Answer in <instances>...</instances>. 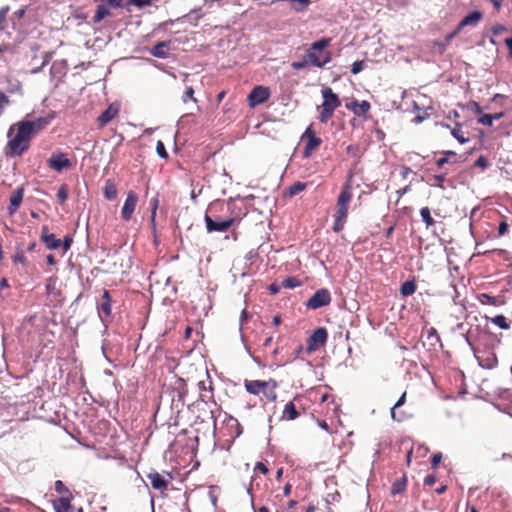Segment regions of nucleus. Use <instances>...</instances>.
I'll return each instance as SVG.
<instances>
[{
    "instance_id": "nucleus-44",
    "label": "nucleus",
    "mask_w": 512,
    "mask_h": 512,
    "mask_svg": "<svg viewBox=\"0 0 512 512\" xmlns=\"http://www.w3.org/2000/svg\"><path fill=\"white\" fill-rule=\"evenodd\" d=\"M72 243H73V238L70 235H66L64 237L63 241H61V246L63 248V251L67 252L71 248Z\"/></svg>"
},
{
    "instance_id": "nucleus-14",
    "label": "nucleus",
    "mask_w": 512,
    "mask_h": 512,
    "mask_svg": "<svg viewBox=\"0 0 512 512\" xmlns=\"http://www.w3.org/2000/svg\"><path fill=\"white\" fill-rule=\"evenodd\" d=\"M24 196V188L19 187L15 191L12 192L10 196V204L8 206V214L9 216H13L18 210L19 206L23 201Z\"/></svg>"
},
{
    "instance_id": "nucleus-36",
    "label": "nucleus",
    "mask_w": 512,
    "mask_h": 512,
    "mask_svg": "<svg viewBox=\"0 0 512 512\" xmlns=\"http://www.w3.org/2000/svg\"><path fill=\"white\" fill-rule=\"evenodd\" d=\"M491 321L501 329L507 330L510 328L509 324L506 321V318L503 315H497L494 318H492Z\"/></svg>"
},
{
    "instance_id": "nucleus-34",
    "label": "nucleus",
    "mask_w": 512,
    "mask_h": 512,
    "mask_svg": "<svg viewBox=\"0 0 512 512\" xmlns=\"http://www.w3.org/2000/svg\"><path fill=\"white\" fill-rule=\"evenodd\" d=\"M319 121L321 123H327L334 115V111L328 108L320 107Z\"/></svg>"
},
{
    "instance_id": "nucleus-1",
    "label": "nucleus",
    "mask_w": 512,
    "mask_h": 512,
    "mask_svg": "<svg viewBox=\"0 0 512 512\" xmlns=\"http://www.w3.org/2000/svg\"><path fill=\"white\" fill-rule=\"evenodd\" d=\"M54 114L37 117L33 120H21L13 123L7 132L8 141L4 148L7 157H21L31 145L32 139L43 131L54 119Z\"/></svg>"
},
{
    "instance_id": "nucleus-31",
    "label": "nucleus",
    "mask_w": 512,
    "mask_h": 512,
    "mask_svg": "<svg viewBox=\"0 0 512 512\" xmlns=\"http://www.w3.org/2000/svg\"><path fill=\"white\" fill-rule=\"evenodd\" d=\"M420 215L422 220L425 222L427 228H430L435 225V220L431 216L429 207L421 208Z\"/></svg>"
},
{
    "instance_id": "nucleus-11",
    "label": "nucleus",
    "mask_w": 512,
    "mask_h": 512,
    "mask_svg": "<svg viewBox=\"0 0 512 512\" xmlns=\"http://www.w3.org/2000/svg\"><path fill=\"white\" fill-rule=\"evenodd\" d=\"M235 222V218L230 217L225 220H214L209 215H205L206 229L208 232H226Z\"/></svg>"
},
{
    "instance_id": "nucleus-35",
    "label": "nucleus",
    "mask_w": 512,
    "mask_h": 512,
    "mask_svg": "<svg viewBox=\"0 0 512 512\" xmlns=\"http://www.w3.org/2000/svg\"><path fill=\"white\" fill-rule=\"evenodd\" d=\"M55 491L62 496H72L70 490L65 486L61 480L55 481Z\"/></svg>"
},
{
    "instance_id": "nucleus-3",
    "label": "nucleus",
    "mask_w": 512,
    "mask_h": 512,
    "mask_svg": "<svg viewBox=\"0 0 512 512\" xmlns=\"http://www.w3.org/2000/svg\"><path fill=\"white\" fill-rule=\"evenodd\" d=\"M331 38L324 37L318 41L313 42L306 50V58L309 60L311 66L323 68L326 64L331 62L332 53L326 48L330 45Z\"/></svg>"
},
{
    "instance_id": "nucleus-13",
    "label": "nucleus",
    "mask_w": 512,
    "mask_h": 512,
    "mask_svg": "<svg viewBox=\"0 0 512 512\" xmlns=\"http://www.w3.org/2000/svg\"><path fill=\"white\" fill-rule=\"evenodd\" d=\"M120 111V105L118 103L110 104L106 110H104L97 118L98 126L103 128L110 121H112Z\"/></svg>"
},
{
    "instance_id": "nucleus-38",
    "label": "nucleus",
    "mask_w": 512,
    "mask_h": 512,
    "mask_svg": "<svg viewBox=\"0 0 512 512\" xmlns=\"http://www.w3.org/2000/svg\"><path fill=\"white\" fill-rule=\"evenodd\" d=\"M182 100L184 103H187L189 100H192L194 102H197L196 98L194 97V89L193 87L189 86L186 88Z\"/></svg>"
},
{
    "instance_id": "nucleus-61",
    "label": "nucleus",
    "mask_w": 512,
    "mask_h": 512,
    "mask_svg": "<svg viewBox=\"0 0 512 512\" xmlns=\"http://www.w3.org/2000/svg\"><path fill=\"white\" fill-rule=\"evenodd\" d=\"M504 42L508 48L509 56L512 58V37L506 38Z\"/></svg>"
},
{
    "instance_id": "nucleus-48",
    "label": "nucleus",
    "mask_w": 512,
    "mask_h": 512,
    "mask_svg": "<svg viewBox=\"0 0 512 512\" xmlns=\"http://www.w3.org/2000/svg\"><path fill=\"white\" fill-rule=\"evenodd\" d=\"M363 67H364V61H355L352 64L351 72L353 74H358L359 72H361L363 70Z\"/></svg>"
},
{
    "instance_id": "nucleus-15",
    "label": "nucleus",
    "mask_w": 512,
    "mask_h": 512,
    "mask_svg": "<svg viewBox=\"0 0 512 512\" xmlns=\"http://www.w3.org/2000/svg\"><path fill=\"white\" fill-rule=\"evenodd\" d=\"M346 108L351 110L357 116H364L370 110L371 105L366 100L359 102L354 99L350 103L346 104Z\"/></svg>"
},
{
    "instance_id": "nucleus-56",
    "label": "nucleus",
    "mask_w": 512,
    "mask_h": 512,
    "mask_svg": "<svg viewBox=\"0 0 512 512\" xmlns=\"http://www.w3.org/2000/svg\"><path fill=\"white\" fill-rule=\"evenodd\" d=\"M447 44L443 42H434V48L437 49V51L442 54L446 51Z\"/></svg>"
},
{
    "instance_id": "nucleus-46",
    "label": "nucleus",
    "mask_w": 512,
    "mask_h": 512,
    "mask_svg": "<svg viewBox=\"0 0 512 512\" xmlns=\"http://www.w3.org/2000/svg\"><path fill=\"white\" fill-rule=\"evenodd\" d=\"M443 154L445 155V157L439 158L436 161V165L438 166V168H441V167L444 166V164L448 163L447 156L448 155H455V152H453V151H444Z\"/></svg>"
},
{
    "instance_id": "nucleus-64",
    "label": "nucleus",
    "mask_w": 512,
    "mask_h": 512,
    "mask_svg": "<svg viewBox=\"0 0 512 512\" xmlns=\"http://www.w3.org/2000/svg\"><path fill=\"white\" fill-rule=\"evenodd\" d=\"M46 261H47V264H49V265L56 264V259H55L54 255H52V254L47 255Z\"/></svg>"
},
{
    "instance_id": "nucleus-42",
    "label": "nucleus",
    "mask_w": 512,
    "mask_h": 512,
    "mask_svg": "<svg viewBox=\"0 0 512 512\" xmlns=\"http://www.w3.org/2000/svg\"><path fill=\"white\" fill-rule=\"evenodd\" d=\"M478 123L485 125V126H491L493 123V116L492 114H483L478 119Z\"/></svg>"
},
{
    "instance_id": "nucleus-20",
    "label": "nucleus",
    "mask_w": 512,
    "mask_h": 512,
    "mask_svg": "<svg viewBox=\"0 0 512 512\" xmlns=\"http://www.w3.org/2000/svg\"><path fill=\"white\" fill-rule=\"evenodd\" d=\"M104 198L113 201L117 198V186L112 179H107L103 188Z\"/></svg>"
},
{
    "instance_id": "nucleus-17",
    "label": "nucleus",
    "mask_w": 512,
    "mask_h": 512,
    "mask_svg": "<svg viewBox=\"0 0 512 512\" xmlns=\"http://www.w3.org/2000/svg\"><path fill=\"white\" fill-rule=\"evenodd\" d=\"M483 15L480 11H473L465 16L458 24V30H462L466 26H476L482 19Z\"/></svg>"
},
{
    "instance_id": "nucleus-60",
    "label": "nucleus",
    "mask_w": 512,
    "mask_h": 512,
    "mask_svg": "<svg viewBox=\"0 0 512 512\" xmlns=\"http://www.w3.org/2000/svg\"><path fill=\"white\" fill-rule=\"evenodd\" d=\"M505 30H506V28L503 25L497 24L493 27V34L498 35Z\"/></svg>"
},
{
    "instance_id": "nucleus-37",
    "label": "nucleus",
    "mask_w": 512,
    "mask_h": 512,
    "mask_svg": "<svg viewBox=\"0 0 512 512\" xmlns=\"http://www.w3.org/2000/svg\"><path fill=\"white\" fill-rule=\"evenodd\" d=\"M309 65H311V64H310L309 60L306 58V56L300 61H295V62L291 63V67L294 70H301V69L307 68Z\"/></svg>"
},
{
    "instance_id": "nucleus-40",
    "label": "nucleus",
    "mask_w": 512,
    "mask_h": 512,
    "mask_svg": "<svg viewBox=\"0 0 512 512\" xmlns=\"http://www.w3.org/2000/svg\"><path fill=\"white\" fill-rule=\"evenodd\" d=\"M451 134L462 144L468 141V139L464 137V133L460 128H453L451 130Z\"/></svg>"
},
{
    "instance_id": "nucleus-58",
    "label": "nucleus",
    "mask_w": 512,
    "mask_h": 512,
    "mask_svg": "<svg viewBox=\"0 0 512 512\" xmlns=\"http://www.w3.org/2000/svg\"><path fill=\"white\" fill-rule=\"evenodd\" d=\"M255 470H258V471H260L263 474H267L268 471H269L267 466L264 463H262V462H257L256 463Z\"/></svg>"
},
{
    "instance_id": "nucleus-18",
    "label": "nucleus",
    "mask_w": 512,
    "mask_h": 512,
    "mask_svg": "<svg viewBox=\"0 0 512 512\" xmlns=\"http://www.w3.org/2000/svg\"><path fill=\"white\" fill-rule=\"evenodd\" d=\"M170 41L156 43L150 50V54L157 58H167L169 55Z\"/></svg>"
},
{
    "instance_id": "nucleus-63",
    "label": "nucleus",
    "mask_w": 512,
    "mask_h": 512,
    "mask_svg": "<svg viewBox=\"0 0 512 512\" xmlns=\"http://www.w3.org/2000/svg\"><path fill=\"white\" fill-rule=\"evenodd\" d=\"M445 177H446L445 174L435 175L434 179H435V181H437L438 185L440 187H442V183L445 181Z\"/></svg>"
},
{
    "instance_id": "nucleus-33",
    "label": "nucleus",
    "mask_w": 512,
    "mask_h": 512,
    "mask_svg": "<svg viewBox=\"0 0 512 512\" xmlns=\"http://www.w3.org/2000/svg\"><path fill=\"white\" fill-rule=\"evenodd\" d=\"M12 262L14 264H21L22 266H27V258L22 249L17 248L15 254L12 256Z\"/></svg>"
},
{
    "instance_id": "nucleus-26",
    "label": "nucleus",
    "mask_w": 512,
    "mask_h": 512,
    "mask_svg": "<svg viewBox=\"0 0 512 512\" xmlns=\"http://www.w3.org/2000/svg\"><path fill=\"white\" fill-rule=\"evenodd\" d=\"M417 289L415 280H407L400 287V293L402 296L407 297L415 293Z\"/></svg>"
},
{
    "instance_id": "nucleus-50",
    "label": "nucleus",
    "mask_w": 512,
    "mask_h": 512,
    "mask_svg": "<svg viewBox=\"0 0 512 512\" xmlns=\"http://www.w3.org/2000/svg\"><path fill=\"white\" fill-rule=\"evenodd\" d=\"M508 227L509 226L505 220L501 221L498 226V235L499 236L505 235L508 231Z\"/></svg>"
},
{
    "instance_id": "nucleus-49",
    "label": "nucleus",
    "mask_w": 512,
    "mask_h": 512,
    "mask_svg": "<svg viewBox=\"0 0 512 512\" xmlns=\"http://www.w3.org/2000/svg\"><path fill=\"white\" fill-rule=\"evenodd\" d=\"M294 3H298L300 6H294L295 10L302 11L304 10L310 3V0H291Z\"/></svg>"
},
{
    "instance_id": "nucleus-7",
    "label": "nucleus",
    "mask_w": 512,
    "mask_h": 512,
    "mask_svg": "<svg viewBox=\"0 0 512 512\" xmlns=\"http://www.w3.org/2000/svg\"><path fill=\"white\" fill-rule=\"evenodd\" d=\"M331 302V294L325 289L317 290L306 302V307L308 309L316 310L322 308L324 306L329 305Z\"/></svg>"
},
{
    "instance_id": "nucleus-53",
    "label": "nucleus",
    "mask_w": 512,
    "mask_h": 512,
    "mask_svg": "<svg viewBox=\"0 0 512 512\" xmlns=\"http://www.w3.org/2000/svg\"><path fill=\"white\" fill-rule=\"evenodd\" d=\"M441 460H442V454L440 452L435 453L431 459L432 467L436 468L439 465V463L441 462Z\"/></svg>"
},
{
    "instance_id": "nucleus-43",
    "label": "nucleus",
    "mask_w": 512,
    "mask_h": 512,
    "mask_svg": "<svg viewBox=\"0 0 512 512\" xmlns=\"http://www.w3.org/2000/svg\"><path fill=\"white\" fill-rule=\"evenodd\" d=\"M57 198L61 204L65 203L68 198L67 189L65 186H61L57 192Z\"/></svg>"
},
{
    "instance_id": "nucleus-24",
    "label": "nucleus",
    "mask_w": 512,
    "mask_h": 512,
    "mask_svg": "<svg viewBox=\"0 0 512 512\" xmlns=\"http://www.w3.org/2000/svg\"><path fill=\"white\" fill-rule=\"evenodd\" d=\"M298 416H299V412L297 411L294 403L288 402L284 407L281 418L283 420L291 421V420H295Z\"/></svg>"
},
{
    "instance_id": "nucleus-55",
    "label": "nucleus",
    "mask_w": 512,
    "mask_h": 512,
    "mask_svg": "<svg viewBox=\"0 0 512 512\" xmlns=\"http://www.w3.org/2000/svg\"><path fill=\"white\" fill-rule=\"evenodd\" d=\"M482 297L486 299V302L482 301V303H487L494 306L498 304L496 297L490 296L488 294H483Z\"/></svg>"
},
{
    "instance_id": "nucleus-39",
    "label": "nucleus",
    "mask_w": 512,
    "mask_h": 512,
    "mask_svg": "<svg viewBox=\"0 0 512 512\" xmlns=\"http://www.w3.org/2000/svg\"><path fill=\"white\" fill-rule=\"evenodd\" d=\"M156 151H157V154L159 155V157H161L163 159L168 158V153L166 151L165 145L161 140L157 141Z\"/></svg>"
},
{
    "instance_id": "nucleus-32",
    "label": "nucleus",
    "mask_w": 512,
    "mask_h": 512,
    "mask_svg": "<svg viewBox=\"0 0 512 512\" xmlns=\"http://www.w3.org/2000/svg\"><path fill=\"white\" fill-rule=\"evenodd\" d=\"M301 284V281L297 277L292 276L285 278L281 283V287L286 289H294L301 286Z\"/></svg>"
},
{
    "instance_id": "nucleus-12",
    "label": "nucleus",
    "mask_w": 512,
    "mask_h": 512,
    "mask_svg": "<svg viewBox=\"0 0 512 512\" xmlns=\"http://www.w3.org/2000/svg\"><path fill=\"white\" fill-rule=\"evenodd\" d=\"M321 93L324 99L321 107L335 111L341 105L338 95L335 94L330 87L323 88Z\"/></svg>"
},
{
    "instance_id": "nucleus-22",
    "label": "nucleus",
    "mask_w": 512,
    "mask_h": 512,
    "mask_svg": "<svg viewBox=\"0 0 512 512\" xmlns=\"http://www.w3.org/2000/svg\"><path fill=\"white\" fill-rule=\"evenodd\" d=\"M306 187H307L306 183L295 182L284 190L283 196L284 197L296 196V195L300 194L301 192H303L306 189Z\"/></svg>"
},
{
    "instance_id": "nucleus-10",
    "label": "nucleus",
    "mask_w": 512,
    "mask_h": 512,
    "mask_svg": "<svg viewBox=\"0 0 512 512\" xmlns=\"http://www.w3.org/2000/svg\"><path fill=\"white\" fill-rule=\"evenodd\" d=\"M47 163L51 169L57 172H61L64 169H69L72 167L71 160L67 157V154L62 152L53 153L47 160Z\"/></svg>"
},
{
    "instance_id": "nucleus-25",
    "label": "nucleus",
    "mask_w": 512,
    "mask_h": 512,
    "mask_svg": "<svg viewBox=\"0 0 512 512\" xmlns=\"http://www.w3.org/2000/svg\"><path fill=\"white\" fill-rule=\"evenodd\" d=\"M407 486V477L403 475L401 478L397 479L391 486V494L393 496L400 494L405 491Z\"/></svg>"
},
{
    "instance_id": "nucleus-51",
    "label": "nucleus",
    "mask_w": 512,
    "mask_h": 512,
    "mask_svg": "<svg viewBox=\"0 0 512 512\" xmlns=\"http://www.w3.org/2000/svg\"><path fill=\"white\" fill-rule=\"evenodd\" d=\"M461 30H458V26L456 27V29L454 31H452L451 33L447 34L446 37H445V40H444V43H446L447 45L450 44V42L452 41V39L454 37H456L459 33H460Z\"/></svg>"
},
{
    "instance_id": "nucleus-62",
    "label": "nucleus",
    "mask_w": 512,
    "mask_h": 512,
    "mask_svg": "<svg viewBox=\"0 0 512 512\" xmlns=\"http://www.w3.org/2000/svg\"><path fill=\"white\" fill-rule=\"evenodd\" d=\"M489 361L490 363L486 365L487 368H493L497 365L498 360L494 353H492V358Z\"/></svg>"
},
{
    "instance_id": "nucleus-47",
    "label": "nucleus",
    "mask_w": 512,
    "mask_h": 512,
    "mask_svg": "<svg viewBox=\"0 0 512 512\" xmlns=\"http://www.w3.org/2000/svg\"><path fill=\"white\" fill-rule=\"evenodd\" d=\"M8 8L0 9V32L5 28Z\"/></svg>"
},
{
    "instance_id": "nucleus-45",
    "label": "nucleus",
    "mask_w": 512,
    "mask_h": 512,
    "mask_svg": "<svg viewBox=\"0 0 512 512\" xmlns=\"http://www.w3.org/2000/svg\"><path fill=\"white\" fill-rule=\"evenodd\" d=\"M153 0H128V3L134 5L138 8H142L148 6L152 3Z\"/></svg>"
},
{
    "instance_id": "nucleus-28",
    "label": "nucleus",
    "mask_w": 512,
    "mask_h": 512,
    "mask_svg": "<svg viewBox=\"0 0 512 512\" xmlns=\"http://www.w3.org/2000/svg\"><path fill=\"white\" fill-rule=\"evenodd\" d=\"M110 15V11L108 9V6L107 4H101V5H98L97 6V9H96V12H95V15L93 17V22L94 23H99L101 22L105 17L109 16Z\"/></svg>"
},
{
    "instance_id": "nucleus-59",
    "label": "nucleus",
    "mask_w": 512,
    "mask_h": 512,
    "mask_svg": "<svg viewBox=\"0 0 512 512\" xmlns=\"http://www.w3.org/2000/svg\"><path fill=\"white\" fill-rule=\"evenodd\" d=\"M347 153L352 156H357L358 147L356 145H349L346 149Z\"/></svg>"
},
{
    "instance_id": "nucleus-30",
    "label": "nucleus",
    "mask_w": 512,
    "mask_h": 512,
    "mask_svg": "<svg viewBox=\"0 0 512 512\" xmlns=\"http://www.w3.org/2000/svg\"><path fill=\"white\" fill-rule=\"evenodd\" d=\"M151 205V217H150V223L153 230L156 229V212L159 207V198L158 196H155L150 201Z\"/></svg>"
},
{
    "instance_id": "nucleus-2",
    "label": "nucleus",
    "mask_w": 512,
    "mask_h": 512,
    "mask_svg": "<svg viewBox=\"0 0 512 512\" xmlns=\"http://www.w3.org/2000/svg\"><path fill=\"white\" fill-rule=\"evenodd\" d=\"M352 199V188L347 182L337 198L336 210L334 213V224L332 229L334 232L339 233L344 229L348 217L349 204Z\"/></svg>"
},
{
    "instance_id": "nucleus-9",
    "label": "nucleus",
    "mask_w": 512,
    "mask_h": 512,
    "mask_svg": "<svg viewBox=\"0 0 512 512\" xmlns=\"http://www.w3.org/2000/svg\"><path fill=\"white\" fill-rule=\"evenodd\" d=\"M138 201H139L138 194L135 191L130 190L127 193V197H126L123 207L121 209L122 220L128 222L132 219V216L136 209Z\"/></svg>"
},
{
    "instance_id": "nucleus-57",
    "label": "nucleus",
    "mask_w": 512,
    "mask_h": 512,
    "mask_svg": "<svg viewBox=\"0 0 512 512\" xmlns=\"http://www.w3.org/2000/svg\"><path fill=\"white\" fill-rule=\"evenodd\" d=\"M107 6L119 8L123 5V0H106Z\"/></svg>"
},
{
    "instance_id": "nucleus-16",
    "label": "nucleus",
    "mask_w": 512,
    "mask_h": 512,
    "mask_svg": "<svg viewBox=\"0 0 512 512\" xmlns=\"http://www.w3.org/2000/svg\"><path fill=\"white\" fill-rule=\"evenodd\" d=\"M147 477L150 480L153 489L159 491L167 490L169 482L160 473H149Z\"/></svg>"
},
{
    "instance_id": "nucleus-27",
    "label": "nucleus",
    "mask_w": 512,
    "mask_h": 512,
    "mask_svg": "<svg viewBox=\"0 0 512 512\" xmlns=\"http://www.w3.org/2000/svg\"><path fill=\"white\" fill-rule=\"evenodd\" d=\"M41 241L45 243L46 248L49 250H55L61 246V240L57 239L53 233L49 236L41 237Z\"/></svg>"
},
{
    "instance_id": "nucleus-8",
    "label": "nucleus",
    "mask_w": 512,
    "mask_h": 512,
    "mask_svg": "<svg viewBox=\"0 0 512 512\" xmlns=\"http://www.w3.org/2000/svg\"><path fill=\"white\" fill-rule=\"evenodd\" d=\"M270 97V89L266 86H255L249 93L247 100L251 108L265 103Z\"/></svg>"
},
{
    "instance_id": "nucleus-54",
    "label": "nucleus",
    "mask_w": 512,
    "mask_h": 512,
    "mask_svg": "<svg viewBox=\"0 0 512 512\" xmlns=\"http://www.w3.org/2000/svg\"><path fill=\"white\" fill-rule=\"evenodd\" d=\"M436 482V476L434 474H429L424 479V484L426 486H433Z\"/></svg>"
},
{
    "instance_id": "nucleus-5",
    "label": "nucleus",
    "mask_w": 512,
    "mask_h": 512,
    "mask_svg": "<svg viewBox=\"0 0 512 512\" xmlns=\"http://www.w3.org/2000/svg\"><path fill=\"white\" fill-rule=\"evenodd\" d=\"M328 339V332L325 328L319 327L307 339V353L310 354L324 346Z\"/></svg>"
},
{
    "instance_id": "nucleus-52",
    "label": "nucleus",
    "mask_w": 512,
    "mask_h": 512,
    "mask_svg": "<svg viewBox=\"0 0 512 512\" xmlns=\"http://www.w3.org/2000/svg\"><path fill=\"white\" fill-rule=\"evenodd\" d=\"M475 166L477 167H481L482 169H485L487 168L488 166V161L487 159L484 157V156H480L476 161H475Z\"/></svg>"
},
{
    "instance_id": "nucleus-29",
    "label": "nucleus",
    "mask_w": 512,
    "mask_h": 512,
    "mask_svg": "<svg viewBox=\"0 0 512 512\" xmlns=\"http://www.w3.org/2000/svg\"><path fill=\"white\" fill-rule=\"evenodd\" d=\"M218 492H219V488L216 486H210L207 491L206 498L210 502L213 509H216V507H217Z\"/></svg>"
},
{
    "instance_id": "nucleus-4",
    "label": "nucleus",
    "mask_w": 512,
    "mask_h": 512,
    "mask_svg": "<svg viewBox=\"0 0 512 512\" xmlns=\"http://www.w3.org/2000/svg\"><path fill=\"white\" fill-rule=\"evenodd\" d=\"M276 381L270 379L269 381H261V380H245L244 387L246 391L253 395H258L259 393H264L271 400L276 399V393L274 389L276 388Z\"/></svg>"
},
{
    "instance_id": "nucleus-41",
    "label": "nucleus",
    "mask_w": 512,
    "mask_h": 512,
    "mask_svg": "<svg viewBox=\"0 0 512 512\" xmlns=\"http://www.w3.org/2000/svg\"><path fill=\"white\" fill-rule=\"evenodd\" d=\"M10 104L9 98L5 95L4 92L0 90V116L4 112L6 106Z\"/></svg>"
},
{
    "instance_id": "nucleus-21",
    "label": "nucleus",
    "mask_w": 512,
    "mask_h": 512,
    "mask_svg": "<svg viewBox=\"0 0 512 512\" xmlns=\"http://www.w3.org/2000/svg\"><path fill=\"white\" fill-rule=\"evenodd\" d=\"M406 402V392H404L400 398L397 400V402L394 404V406L391 408V418L393 421L401 422L405 419V415L403 413H400L399 415L396 413V410L403 406Z\"/></svg>"
},
{
    "instance_id": "nucleus-19",
    "label": "nucleus",
    "mask_w": 512,
    "mask_h": 512,
    "mask_svg": "<svg viewBox=\"0 0 512 512\" xmlns=\"http://www.w3.org/2000/svg\"><path fill=\"white\" fill-rule=\"evenodd\" d=\"M72 499H73V496H61L57 500H54L53 507L55 509V512H71L72 511V505H71Z\"/></svg>"
},
{
    "instance_id": "nucleus-6",
    "label": "nucleus",
    "mask_w": 512,
    "mask_h": 512,
    "mask_svg": "<svg viewBox=\"0 0 512 512\" xmlns=\"http://www.w3.org/2000/svg\"><path fill=\"white\" fill-rule=\"evenodd\" d=\"M303 138L307 141L305 143L302 155L304 158H309L316 151L322 143L321 138L317 137L312 126H308L303 134Z\"/></svg>"
},
{
    "instance_id": "nucleus-23",
    "label": "nucleus",
    "mask_w": 512,
    "mask_h": 512,
    "mask_svg": "<svg viewBox=\"0 0 512 512\" xmlns=\"http://www.w3.org/2000/svg\"><path fill=\"white\" fill-rule=\"evenodd\" d=\"M111 297L108 290L103 291L102 302L99 306V311L104 313L106 316H111L112 305H111Z\"/></svg>"
}]
</instances>
